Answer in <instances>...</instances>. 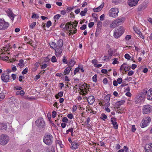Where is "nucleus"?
I'll return each mask as SVG.
<instances>
[{
  "mask_svg": "<svg viewBox=\"0 0 152 152\" xmlns=\"http://www.w3.org/2000/svg\"><path fill=\"white\" fill-rule=\"evenodd\" d=\"M53 138L50 134L45 135L44 139L43 142L46 144L48 145H51L53 142Z\"/></svg>",
  "mask_w": 152,
  "mask_h": 152,
  "instance_id": "f257e3e1",
  "label": "nucleus"
},
{
  "mask_svg": "<svg viewBox=\"0 0 152 152\" xmlns=\"http://www.w3.org/2000/svg\"><path fill=\"white\" fill-rule=\"evenodd\" d=\"M9 138L7 134H2L0 136V144L3 145H6L9 142Z\"/></svg>",
  "mask_w": 152,
  "mask_h": 152,
  "instance_id": "f03ea898",
  "label": "nucleus"
},
{
  "mask_svg": "<svg viewBox=\"0 0 152 152\" xmlns=\"http://www.w3.org/2000/svg\"><path fill=\"white\" fill-rule=\"evenodd\" d=\"M10 26V23L5 20L3 18H0V30H4L7 29Z\"/></svg>",
  "mask_w": 152,
  "mask_h": 152,
  "instance_id": "7ed1b4c3",
  "label": "nucleus"
},
{
  "mask_svg": "<svg viewBox=\"0 0 152 152\" xmlns=\"http://www.w3.org/2000/svg\"><path fill=\"white\" fill-rule=\"evenodd\" d=\"M145 99V96L143 92L139 93L134 99L135 102L136 104L140 103L143 102Z\"/></svg>",
  "mask_w": 152,
  "mask_h": 152,
  "instance_id": "20e7f679",
  "label": "nucleus"
},
{
  "mask_svg": "<svg viewBox=\"0 0 152 152\" xmlns=\"http://www.w3.org/2000/svg\"><path fill=\"white\" fill-rule=\"evenodd\" d=\"M119 11L118 9L116 8H111L108 12V15L111 17L115 18L118 16Z\"/></svg>",
  "mask_w": 152,
  "mask_h": 152,
  "instance_id": "39448f33",
  "label": "nucleus"
},
{
  "mask_svg": "<svg viewBox=\"0 0 152 152\" xmlns=\"http://www.w3.org/2000/svg\"><path fill=\"white\" fill-rule=\"evenodd\" d=\"M151 118L149 117H147L144 118L142 121L140 126L142 128H144L147 126L151 121Z\"/></svg>",
  "mask_w": 152,
  "mask_h": 152,
  "instance_id": "423d86ee",
  "label": "nucleus"
},
{
  "mask_svg": "<svg viewBox=\"0 0 152 152\" xmlns=\"http://www.w3.org/2000/svg\"><path fill=\"white\" fill-rule=\"evenodd\" d=\"M86 83H84L80 87V94L81 95H84L88 93V89Z\"/></svg>",
  "mask_w": 152,
  "mask_h": 152,
  "instance_id": "0eeeda50",
  "label": "nucleus"
},
{
  "mask_svg": "<svg viewBox=\"0 0 152 152\" xmlns=\"http://www.w3.org/2000/svg\"><path fill=\"white\" fill-rule=\"evenodd\" d=\"M123 33L124 30L123 27H120L117 30H115L113 36L115 38H118L122 35Z\"/></svg>",
  "mask_w": 152,
  "mask_h": 152,
  "instance_id": "6e6552de",
  "label": "nucleus"
},
{
  "mask_svg": "<svg viewBox=\"0 0 152 152\" xmlns=\"http://www.w3.org/2000/svg\"><path fill=\"white\" fill-rule=\"evenodd\" d=\"M12 46L10 44L7 45L5 47L2 48L0 51L1 53L2 54H9V51L11 49Z\"/></svg>",
  "mask_w": 152,
  "mask_h": 152,
  "instance_id": "1a4fd4ad",
  "label": "nucleus"
},
{
  "mask_svg": "<svg viewBox=\"0 0 152 152\" xmlns=\"http://www.w3.org/2000/svg\"><path fill=\"white\" fill-rule=\"evenodd\" d=\"M152 110V106L148 104L144 105L142 109V112L143 114L149 113Z\"/></svg>",
  "mask_w": 152,
  "mask_h": 152,
  "instance_id": "9d476101",
  "label": "nucleus"
},
{
  "mask_svg": "<svg viewBox=\"0 0 152 152\" xmlns=\"http://www.w3.org/2000/svg\"><path fill=\"white\" fill-rule=\"evenodd\" d=\"M36 125L39 127H43L45 125V122L42 118H39L35 121Z\"/></svg>",
  "mask_w": 152,
  "mask_h": 152,
  "instance_id": "9b49d317",
  "label": "nucleus"
},
{
  "mask_svg": "<svg viewBox=\"0 0 152 152\" xmlns=\"http://www.w3.org/2000/svg\"><path fill=\"white\" fill-rule=\"evenodd\" d=\"M143 93L147 94V99L148 100H152V88H150L148 91L144 90Z\"/></svg>",
  "mask_w": 152,
  "mask_h": 152,
  "instance_id": "f8f14e48",
  "label": "nucleus"
},
{
  "mask_svg": "<svg viewBox=\"0 0 152 152\" xmlns=\"http://www.w3.org/2000/svg\"><path fill=\"white\" fill-rule=\"evenodd\" d=\"M6 12L8 16L10 18L12 21L13 22L15 15L13 13L11 9H9L6 11Z\"/></svg>",
  "mask_w": 152,
  "mask_h": 152,
  "instance_id": "ddd939ff",
  "label": "nucleus"
},
{
  "mask_svg": "<svg viewBox=\"0 0 152 152\" xmlns=\"http://www.w3.org/2000/svg\"><path fill=\"white\" fill-rule=\"evenodd\" d=\"M1 78L4 82H7L9 80V75L7 73H3L1 75Z\"/></svg>",
  "mask_w": 152,
  "mask_h": 152,
  "instance_id": "4468645a",
  "label": "nucleus"
},
{
  "mask_svg": "<svg viewBox=\"0 0 152 152\" xmlns=\"http://www.w3.org/2000/svg\"><path fill=\"white\" fill-rule=\"evenodd\" d=\"M133 30L135 32V33L138 35L139 37L142 38L143 39H144V36L142 35L140 30L137 27L134 26L133 27Z\"/></svg>",
  "mask_w": 152,
  "mask_h": 152,
  "instance_id": "2eb2a0df",
  "label": "nucleus"
},
{
  "mask_svg": "<svg viewBox=\"0 0 152 152\" xmlns=\"http://www.w3.org/2000/svg\"><path fill=\"white\" fill-rule=\"evenodd\" d=\"M55 50V54L57 57H60L62 52L63 48L61 47L56 48L54 50Z\"/></svg>",
  "mask_w": 152,
  "mask_h": 152,
  "instance_id": "dca6fc26",
  "label": "nucleus"
},
{
  "mask_svg": "<svg viewBox=\"0 0 152 152\" xmlns=\"http://www.w3.org/2000/svg\"><path fill=\"white\" fill-rule=\"evenodd\" d=\"M125 18L124 17L121 16L118 18L115 19V22H116L118 26L120 25L123 23L124 21Z\"/></svg>",
  "mask_w": 152,
  "mask_h": 152,
  "instance_id": "f3484780",
  "label": "nucleus"
},
{
  "mask_svg": "<svg viewBox=\"0 0 152 152\" xmlns=\"http://www.w3.org/2000/svg\"><path fill=\"white\" fill-rule=\"evenodd\" d=\"M140 0H128V4L130 7H133L136 5Z\"/></svg>",
  "mask_w": 152,
  "mask_h": 152,
  "instance_id": "a211bd4d",
  "label": "nucleus"
},
{
  "mask_svg": "<svg viewBox=\"0 0 152 152\" xmlns=\"http://www.w3.org/2000/svg\"><path fill=\"white\" fill-rule=\"evenodd\" d=\"M111 121L113 126L114 128L116 129H117L118 128V126L116 122V118H111Z\"/></svg>",
  "mask_w": 152,
  "mask_h": 152,
  "instance_id": "6ab92c4d",
  "label": "nucleus"
},
{
  "mask_svg": "<svg viewBox=\"0 0 152 152\" xmlns=\"http://www.w3.org/2000/svg\"><path fill=\"white\" fill-rule=\"evenodd\" d=\"M65 28L69 31V30H71L72 28H73V26L72 23L71 22H68L65 26Z\"/></svg>",
  "mask_w": 152,
  "mask_h": 152,
  "instance_id": "aec40b11",
  "label": "nucleus"
},
{
  "mask_svg": "<svg viewBox=\"0 0 152 152\" xmlns=\"http://www.w3.org/2000/svg\"><path fill=\"white\" fill-rule=\"evenodd\" d=\"M76 61L73 58L71 59L69 61L67 65L68 66H70V67H72L75 64Z\"/></svg>",
  "mask_w": 152,
  "mask_h": 152,
  "instance_id": "412c9836",
  "label": "nucleus"
},
{
  "mask_svg": "<svg viewBox=\"0 0 152 152\" xmlns=\"http://www.w3.org/2000/svg\"><path fill=\"white\" fill-rule=\"evenodd\" d=\"M25 65L24 63V60L23 59L20 60L19 63L16 64V66L17 67H19L20 68L23 67Z\"/></svg>",
  "mask_w": 152,
  "mask_h": 152,
  "instance_id": "4be33fe9",
  "label": "nucleus"
},
{
  "mask_svg": "<svg viewBox=\"0 0 152 152\" xmlns=\"http://www.w3.org/2000/svg\"><path fill=\"white\" fill-rule=\"evenodd\" d=\"M87 100L89 104H91L95 101V99L94 96H90L88 97Z\"/></svg>",
  "mask_w": 152,
  "mask_h": 152,
  "instance_id": "5701e85b",
  "label": "nucleus"
},
{
  "mask_svg": "<svg viewBox=\"0 0 152 152\" xmlns=\"http://www.w3.org/2000/svg\"><path fill=\"white\" fill-rule=\"evenodd\" d=\"M72 147L71 148L72 149H76L78 148L79 144L76 142L74 141L72 142L71 144Z\"/></svg>",
  "mask_w": 152,
  "mask_h": 152,
  "instance_id": "b1692460",
  "label": "nucleus"
},
{
  "mask_svg": "<svg viewBox=\"0 0 152 152\" xmlns=\"http://www.w3.org/2000/svg\"><path fill=\"white\" fill-rule=\"evenodd\" d=\"M129 69V67L126 66V64L124 63L120 67V70L121 71L124 70L125 72L127 71Z\"/></svg>",
  "mask_w": 152,
  "mask_h": 152,
  "instance_id": "393cba45",
  "label": "nucleus"
},
{
  "mask_svg": "<svg viewBox=\"0 0 152 152\" xmlns=\"http://www.w3.org/2000/svg\"><path fill=\"white\" fill-rule=\"evenodd\" d=\"M7 128V126L6 123H3L0 124V130H6Z\"/></svg>",
  "mask_w": 152,
  "mask_h": 152,
  "instance_id": "a878e982",
  "label": "nucleus"
},
{
  "mask_svg": "<svg viewBox=\"0 0 152 152\" xmlns=\"http://www.w3.org/2000/svg\"><path fill=\"white\" fill-rule=\"evenodd\" d=\"M108 53L109 55L108 56H104L105 58L104 60H105L107 61V60L110 59L113 56V53L111 51H108Z\"/></svg>",
  "mask_w": 152,
  "mask_h": 152,
  "instance_id": "bb28decb",
  "label": "nucleus"
},
{
  "mask_svg": "<svg viewBox=\"0 0 152 152\" xmlns=\"http://www.w3.org/2000/svg\"><path fill=\"white\" fill-rule=\"evenodd\" d=\"M57 47L62 48L63 44V41L62 39H59L57 42L56 43Z\"/></svg>",
  "mask_w": 152,
  "mask_h": 152,
  "instance_id": "cd10ccee",
  "label": "nucleus"
},
{
  "mask_svg": "<svg viewBox=\"0 0 152 152\" xmlns=\"http://www.w3.org/2000/svg\"><path fill=\"white\" fill-rule=\"evenodd\" d=\"M71 68L70 66H68L67 67L64 69V74L65 75H68L70 73V71L71 69Z\"/></svg>",
  "mask_w": 152,
  "mask_h": 152,
  "instance_id": "c85d7f7f",
  "label": "nucleus"
},
{
  "mask_svg": "<svg viewBox=\"0 0 152 152\" xmlns=\"http://www.w3.org/2000/svg\"><path fill=\"white\" fill-rule=\"evenodd\" d=\"M148 146V148L145 149V152H152V143H151L146 147Z\"/></svg>",
  "mask_w": 152,
  "mask_h": 152,
  "instance_id": "c756f323",
  "label": "nucleus"
},
{
  "mask_svg": "<svg viewBox=\"0 0 152 152\" xmlns=\"http://www.w3.org/2000/svg\"><path fill=\"white\" fill-rule=\"evenodd\" d=\"M104 6V3H102V4L98 7L96 8V12H99L101 11Z\"/></svg>",
  "mask_w": 152,
  "mask_h": 152,
  "instance_id": "7c9ffc66",
  "label": "nucleus"
},
{
  "mask_svg": "<svg viewBox=\"0 0 152 152\" xmlns=\"http://www.w3.org/2000/svg\"><path fill=\"white\" fill-rule=\"evenodd\" d=\"M50 47L52 48L55 50V49L57 48V45L56 43L54 42H51L50 43Z\"/></svg>",
  "mask_w": 152,
  "mask_h": 152,
  "instance_id": "2f4dec72",
  "label": "nucleus"
},
{
  "mask_svg": "<svg viewBox=\"0 0 152 152\" xmlns=\"http://www.w3.org/2000/svg\"><path fill=\"white\" fill-rule=\"evenodd\" d=\"M117 26H118V25L116 24V22H115V20H114L111 23L110 25V27L111 28L113 29L116 27Z\"/></svg>",
  "mask_w": 152,
  "mask_h": 152,
  "instance_id": "473e14b6",
  "label": "nucleus"
},
{
  "mask_svg": "<svg viewBox=\"0 0 152 152\" xmlns=\"http://www.w3.org/2000/svg\"><path fill=\"white\" fill-rule=\"evenodd\" d=\"M47 152H55V150L53 146L50 147L46 149Z\"/></svg>",
  "mask_w": 152,
  "mask_h": 152,
  "instance_id": "72a5a7b5",
  "label": "nucleus"
},
{
  "mask_svg": "<svg viewBox=\"0 0 152 152\" xmlns=\"http://www.w3.org/2000/svg\"><path fill=\"white\" fill-rule=\"evenodd\" d=\"M146 7V6L144 4H141L140 5L138 8V10L140 11L142 10H144Z\"/></svg>",
  "mask_w": 152,
  "mask_h": 152,
  "instance_id": "f704fd0d",
  "label": "nucleus"
},
{
  "mask_svg": "<svg viewBox=\"0 0 152 152\" xmlns=\"http://www.w3.org/2000/svg\"><path fill=\"white\" fill-rule=\"evenodd\" d=\"M64 92L63 91H60L56 95L55 97L56 99H58L59 97H62L63 95Z\"/></svg>",
  "mask_w": 152,
  "mask_h": 152,
  "instance_id": "c9c22d12",
  "label": "nucleus"
},
{
  "mask_svg": "<svg viewBox=\"0 0 152 152\" xmlns=\"http://www.w3.org/2000/svg\"><path fill=\"white\" fill-rule=\"evenodd\" d=\"M16 94L17 95H20L23 96L25 94V92L23 90L18 91L16 92Z\"/></svg>",
  "mask_w": 152,
  "mask_h": 152,
  "instance_id": "e433bc0d",
  "label": "nucleus"
},
{
  "mask_svg": "<svg viewBox=\"0 0 152 152\" xmlns=\"http://www.w3.org/2000/svg\"><path fill=\"white\" fill-rule=\"evenodd\" d=\"M87 11V8H85L83 11H82L80 13V15L82 16H85Z\"/></svg>",
  "mask_w": 152,
  "mask_h": 152,
  "instance_id": "4c0bfd02",
  "label": "nucleus"
},
{
  "mask_svg": "<svg viewBox=\"0 0 152 152\" xmlns=\"http://www.w3.org/2000/svg\"><path fill=\"white\" fill-rule=\"evenodd\" d=\"M47 66V64L45 63H44L42 62L40 65V68L41 69H45Z\"/></svg>",
  "mask_w": 152,
  "mask_h": 152,
  "instance_id": "58836bf2",
  "label": "nucleus"
},
{
  "mask_svg": "<svg viewBox=\"0 0 152 152\" xmlns=\"http://www.w3.org/2000/svg\"><path fill=\"white\" fill-rule=\"evenodd\" d=\"M36 24L37 23L36 22H34L32 23H31L29 25V26L31 29H33L34 28Z\"/></svg>",
  "mask_w": 152,
  "mask_h": 152,
  "instance_id": "ea45409f",
  "label": "nucleus"
},
{
  "mask_svg": "<svg viewBox=\"0 0 152 152\" xmlns=\"http://www.w3.org/2000/svg\"><path fill=\"white\" fill-rule=\"evenodd\" d=\"M51 61L53 63L56 62L57 60L56 59V57L55 56H53L51 59Z\"/></svg>",
  "mask_w": 152,
  "mask_h": 152,
  "instance_id": "a19ab883",
  "label": "nucleus"
},
{
  "mask_svg": "<svg viewBox=\"0 0 152 152\" xmlns=\"http://www.w3.org/2000/svg\"><path fill=\"white\" fill-rule=\"evenodd\" d=\"M62 61L63 63L65 64H68V62L67 61V58L65 56H63Z\"/></svg>",
  "mask_w": 152,
  "mask_h": 152,
  "instance_id": "79ce46f5",
  "label": "nucleus"
},
{
  "mask_svg": "<svg viewBox=\"0 0 152 152\" xmlns=\"http://www.w3.org/2000/svg\"><path fill=\"white\" fill-rule=\"evenodd\" d=\"M118 58H114L113 59V62L112 64H113L115 65L119 63V62L118 61Z\"/></svg>",
  "mask_w": 152,
  "mask_h": 152,
  "instance_id": "37998d69",
  "label": "nucleus"
},
{
  "mask_svg": "<svg viewBox=\"0 0 152 152\" xmlns=\"http://www.w3.org/2000/svg\"><path fill=\"white\" fill-rule=\"evenodd\" d=\"M102 23L100 21H99L97 24V31L98 30H99L100 29V27L102 26Z\"/></svg>",
  "mask_w": 152,
  "mask_h": 152,
  "instance_id": "c03bdc74",
  "label": "nucleus"
},
{
  "mask_svg": "<svg viewBox=\"0 0 152 152\" xmlns=\"http://www.w3.org/2000/svg\"><path fill=\"white\" fill-rule=\"evenodd\" d=\"M5 97V95L4 93H0V101L2 100Z\"/></svg>",
  "mask_w": 152,
  "mask_h": 152,
  "instance_id": "a18cd8bd",
  "label": "nucleus"
},
{
  "mask_svg": "<svg viewBox=\"0 0 152 152\" xmlns=\"http://www.w3.org/2000/svg\"><path fill=\"white\" fill-rule=\"evenodd\" d=\"M124 57L128 60H129L131 58V56L128 53H126Z\"/></svg>",
  "mask_w": 152,
  "mask_h": 152,
  "instance_id": "49530a36",
  "label": "nucleus"
},
{
  "mask_svg": "<svg viewBox=\"0 0 152 152\" xmlns=\"http://www.w3.org/2000/svg\"><path fill=\"white\" fill-rule=\"evenodd\" d=\"M39 17V16L37 15L34 13H32V15L31 17V18H32L37 19V18H38Z\"/></svg>",
  "mask_w": 152,
  "mask_h": 152,
  "instance_id": "de8ad7c7",
  "label": "nucleus"
},
{
  "mask_svg": "<svg viewBox=\"0 0 152 152\" xmlns=\"http://www.w3.org/2000/svg\"><path fill=\"white\" fill-rule=\"evenodd\" d=\"M79 70H80L79 67V65H78V67L77 68H76L75 69L74 71V75H75L77 72H78L79 71Z\"/></svg>",
  "mask_w": 152,
  "mask_h": 152,
  "instance_id": "09e8293b",
  "label": "nucleus"
},
{
  "mask_svg": "<svg viewBox=\"0 0 152 152\" xmlns=\"http://www.w3.org/2000/svg\"><path fill=\"white\" fill-rule=\"evenodd\" d=\"M61 15L60 14H57L54 16V19L55 20H58L61 17Z\"/></svg>",
  "mask_w": 152,
  "mask_h": 152,
  "instance_id": "8fccbe9b",
  "label": "nucleus"
},
{
  "mask_svg": "<svg viewBox=\"0 0 152 152\" xmlns=\"http://www.w3.org/2000/svg\"><path fill=\"white\" fill-rule=\"evenodd\" d=\"M28 69L27 67L22 72V73L23 74H26L28 72Z\"/></svg>",
  "mask_w": 152,
  "mask_h": 152,
  "instance_id": "3c124183",
  "label": "nucleus"
},
{
  "mask_svg": "<svg viewBox=\"0 0 152 152\" xmlns=\"http://www.w3.org/2000/svg\"><path fill=\"white\" fill-rule=\"evenodd\" d=\"M52 23L50 20L48 21L46 24V27L47 28H49L51 25Z\"/></svg>",
  "mask_w": 152,
  "mask_h": 152,
  "instance_id": "603ef678",
  "label": "nucleus"
},
{
  "mask_svg": "<svg viewBox=\"0 0 152 152\" xmlns=\"http://www.w3.org/2000/svg\"><path fill=\"white\" fill-rule=\"evenodd\" d=\"M73 131V128H71L67 130L66 131V134H68L69 132H72Z\"/></svg>",
  "mask_w": 152,
  "mask_h": 152,
  "instance_id": "864d4df0",
  "label": "nucleus"
},
{
  "mask_svg": "<svg viewBox=\"0 0 152 152\" xmlns=\"http://www.w3.org/2000/svg\"><path fill=\"white\" fill-rule=\"evenodd\" d=\"M125 101L124 100H122L120 101H119L117 102V104L119 105H121L123 104Z\"/></svg>",
  "mask_w": 152,
  "mask_h": 152,
  "instance_id": "5fc2aeb1",
  "label": "nucleus"
},
{
  "mask_svg": "<svg viewBox=\"0 0 152 152\" xmlns=\"http://www.w3.org/2000/svg\"><path fill=\"white\" fill-rule=\"evenodd\" d=\"M67 116L68 118L70 119H72L74 118V116L72 113L68 114Z\"/></svg>",
  "mask_w": 152,
  "mask_h": 152,
  "instance_id": "6e6d98bb",
  "label": "nucleus"
},
{
  "mask_svg": "<svg viewBox=\"0 0 152 152\" xmlns=\"http://www.w3.org/2000/svg\"><path fill=\"white\" fill-rule=\"evenodd\" d=\"M68 120L67 118L66 117L63 118L62 119V121L64 123H67Z\"/></svg>",
  "mask_w": 152,
  "mask_h": 152,
  "instance_id": "4d7b16f0",
  "label": "nucleus"
},
{
  "mask_svg": "<svg viewBox=\"0 0 152 152\" xmlns=\"http://www.w3.org/2000/svg\"><path fill=\"white\" fill-rule=\"evenodd\" d=\"M79 70H80L82 72H84V70L83 69V67L82 65H79Z\"/></svg>",
  "mask_w": 152,
  "mask_h": 152,
  "instance_id": "13d9d810",
  "label": "nucleus"
},
{
  "mask_svg": "<svg viewBox=\"0 0 152 152\" xmlns=\"http://www.w3.org/2000/svg\"><path fill=\"white\" fill-rule=\"evenodd\" d=\"M77 110V106L76 105H73L72 109V111L74 112H75L76 111V110Z\"/></svg>",
  "mask_w": 152,
  "mask_h": 152,
  "instance_id": "bf43d9fd",
  "label": "nucleus"
},
{
  "mask_svg": "<svg viewBox=\"0 0 152 152\" xmlns=\"http://www.w3.org/2000/svg\"><path fill=\"white\" fill-rule=\"evenodd\" d=\"M52 116L53 118H54L56 115V112L55 111H53L52 114Z\"/></svg>",
  "mask_w": 152,
  "mask_h": 152,
  "instance_id": "052dcab7",
  "label": "nucleus"
},
{
  "mask_svg": "<svg viewBox=\"0 0 152 152\" xmlns=\"http://www.w3.org/2000/svg\"><path fill=\"white\" fill-rule=\"evenodd\" d=\"M86 28V26L85 24L83 25L80 28V29L81 30H84Z\"/></svg>",
  "mask_w": 152,
  "mask_h": 152,
  "instance_id": "680f3d73",
  "label": "nucleus"
},
{
  "mask_svg": "<svg viewBox=\"0 0 152 152\" xmlns=\"http://www.w3.org/2000/svg\"><path fill=\"white\" fill-rule=\"evenodd\" d=\"M50 59L48 58V57L45 58L44 59V61L45 62H48L50 61Z\"/></svg>",
  "mask_w": 152,
  "mask_h": 152,
  "instance_id": "e2e57ef3",
  "label": "nucleus"
},
{
  "mask_svg": "<svg viewBox=\"0 0 152 152\" xmlns=\"http://www.w3.org/2000/svg\"><path fill=\"white\" fill-rule=\"evenodd\" d=\"M134 73V72L132 70L129 71L128 73V75L129 76H131Z\"/></svg>",
  "mask_w": 152,
  "mask_h": 152,
  "instance_id": "0e129e2a",
  "label": "nucleus"
},
{
  "mask_svg": "<svg viewBox=\"0 0 152 152\" xmlns=\"http://www.w3.org/2000/svg\"><path fill=\"white\" fill-rule=\"evenodd\" d=\"M94 25V23L93 22H91L88 24V27L89 28H91Z\"/></svg>",
  "mask_w": 152,
  "mask_h": 152,
  "instance_id": "69168bd1",
  "label": "nucleus"
},
{
  "mask_svg": "<svg viewBox=\"0 0 152 152\" xmlns=\"http://www.w3.org/2000/svg\"><path fill=\"white\" fill-rule=\"evenodd\" d=\"M12 71L13 72H15L17 70L16 66L15 65H13V66L12 67Z\"/></svg>",
  "mask_w": 152,
  "mask_h": 152,
  "instance_id": "338daca9",
  "label": "nucleus"
},
{
  "mask_svg": "<svg viewBox=\"0 0 152 152\" xmlns=\"http://www.w3.org/2000/svg\"><path fill=\"white\" fill-rule=\"evenodd\" d=\"M117 81L118 83L120 84L121 83L122 81V79L121 78H118L117 79Z\"/></svg>",
  "mask_w": 152,
  "mask_h": 152,
  "instance_id": "774afa93",
  "label": "nucleus"
}]
</instances>
